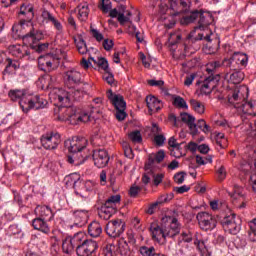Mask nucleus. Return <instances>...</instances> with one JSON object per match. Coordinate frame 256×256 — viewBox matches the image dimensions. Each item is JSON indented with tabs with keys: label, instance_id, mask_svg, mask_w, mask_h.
Masks as SVG:
<instances>
[{
	"label": "nucleus",
	"instance_id": "45",
	"mask_svg": "<svg viewBox=\"0 0 256 256\" xmlns=\"http://www.w3.org/2000/svg\"><path fill=\"white\" fill-rule=\"evenodd\" d=\"M122 148L125 157H127L128 159H133L135 157V155L133 154V149L131 148L128 142H122Z\"/></svg>",
	"mask_w": 256,
	"mask_h": 256
},
{
	"label": "nucleus",
	"instance_id": "42",
	"mask_svg": "<svg viewBox=\"0 0 256 256\" xmlns=\"http://www.w3.org/2000/svg\"><path fill=\"white\" fill-rule=\"evenodd\" d=\"M20 15H27L29 20L33 19V5L31 4H23L20 7Z\"/></svg>",
	"mask_w": 256,
	"mask_h": 256
},
{
	"label": "nucleus",
	"instance_id": "16",
	"mask_svg": "<svg viewBox=\"0 0 256 256\" xmlns=\"http://www.w3.org/2000/svg\"><path fill=\"white\" fill-rule=\"evenodd\" d=\"M92 157L94 165L98 167V169H103V167H106L107 163H109V154L105 149L94 150Z\"/></svg>",
	"mask_w": 256,
	"mask_h": 256
},
{
	"label": "nucleus",
	"instance_id": "22",
	"mask_svg": "<svg viewBox=\"0 0 256 256\" xmlns=\"http://www.w3.org/2000/svg\"><path fill=\"white\" fill-rule=\"evenodd\" d=\"M41 17L42 23H52L57 31H63V25L61 24V22H59V20H57L53 13L49 12V10H43L41 13Z\"/></svg>",
	"mask_w": 256,
	"mask_h": 256
},
{
	"label": "nucleus",
	"instance_id": "44",
	"mask_svg": "<svg viewBox=\"0 0 256 256\" xmlns=\"http://www.w3.org/2000/svg\"><path fill=\"white\" fill-rule=\"evenodd\" d=\"M173 105L175 107H178L179 109H189V106L187 105V102L181 96L174 97Z\"/></svg>",
	"mask_w": 256,
	"mask_h": 256
},
{
	"label": "nucleus",
	"instance_id": "38",
	"mask_svg": "<svg viewBox=\"0 0 256 256\" xmlns=\"http://www.w3.org/2000/svg\"><path fill=\"white\" fill-rule=\"evenodd\" d=\"M37 86L43 91H47L51 87V76H43L38 79Z\"/></svg>",
	"mask_w": 256,
	"mask_h": 256
},
{
	"label": "nucleus",
	"instance_id": "63",
	"mask_svg": "<svg viewBox=\"0 0 256 256\" xmlns=\"http://www.w3.org/2000/svg\"><path fill=\"white\" fill-rule=\"evenodd\" d=\"M113 45H114V43H113V40H111V39H105L103 41V47H104L105 51H111V49H113Z\"/></svg>",
	"mask_w": 256,
	"mask_h": 256
},
{
	"label": "nucleus",
	"instance_id": "55",
	"mask_svg": "<svg viewBox=\"0 0 256 256\" xmlns=\"http://www.w3.org/2000/svg\"><path fill=\"white\" fill-rule=\"evenodd\" d=\"M30 47L34 49L37 53H43V51H47V49H49V43H42L36 46L32 44Z\"/></svg>",
	"mask_w": 256,
	"mask_h": 256
},
{
	"label": "nucleus",
	"instance_id": "21",
	"mask_svg": "<svg viewBox=\"0 0 256 256\" xmlns=\"http://www.w3.org/2000/svg\"><path fill=\"white\" fill-rule=\"evenodd\" d=\"M74 217V223L78 227H83L89 221V211L86 209L72 211Z\"/></svg>",
	"mask_w": 256,
	"mask_h": 256
},
{
	"label": "nucleus",
	"instance_id": "40",
	"mask_svg": "<svg viewBox=\"0 0 256 256\" xmlns=\"http://www.w3.org/2000/svg\"><path fill=\"white\" fill-rule=\"evenodd\" d=\"M8 50L11 55L17 57L18 59H21V57H23V46L19 44L9 46Z\"/></svg>",
	"mask_w": 256,
	"mask_h": 256
},
{
	"label": "nucleus",
	"instance_id": "46",
	"mask_svg": "<svg viewBox=\"0 0 256 256\" xmlns=\"http://www.w3.org/2000/svg\"><path fill=\"white\" fill-rule=\"evenodd\" d=\"M111 0H101L98 8L100 9V11L104 12V13H109L111 11Z\"/></svg>",
	"mask_w": 256,
	"mask_h": 256
},
{
	"label": "nucleus",
	"instance_id": "19",
	"mask_svg": "<svg viewBox=\"0 0 256 256\" xmlns=\"http://www.w3.org/2000/svg\"><path fill=\"white\" fill-rule=\"evenodd\" d=\"M249 56L245 53L235 52L230 59H224L223 64L226 65H247Z\"/></svg>",
	"mask_w": 256,
	"mask_h": 256
},
{
	"label": "nucleus",
	"instance_id": "25",
	"mask_svg": "<svg viewBox=\"0 0 256 256\" xmlns=\"http://www.w3.org/2000/svg\"><path fill=\"white\" fill-rule=\"evenodd\" d=\"M116 209L113 208V206H108L107 204H103L99 209H98V215L100 219H103L104 221H109L113 215L116 213Z\"/></svg>",
	"mask_w": 256,
	"mask_h": 256
},
{
	"label": "nucleus",
	"instance_id": "37",
	"mask_svg": "<svg viewBox=\"0 0 256 256\" xmlns=\"http://www.w3.org/2000/svg\"><path fill=\"white\" fill-rule=\"evenodd\" d=\"M88 17H89V5L87 4L78 5V19L80 21H87Z\"/></svg>",
	"mask_w": 256,
	"mask_h": 256
},
{
	"label": "nucleus",
	"instance_id": "51",
	"mask_svg": "<svg viewBox=\"0 0 256 256\" xmlns=\"http://www.w3.org/2000/svg\"><path fill=\"white\" fill-rule=\"evenodd\" d=\"M118 22L120 25H125V23L131 22V12L127 11L126 15L123 13H120L118 15Z\"/></svg>",
	"mask_w": 256,
	"mask_h": 256
},
{
	"label": "nucleus",
	"instance_id": "29",
	"mask_svg": "<svg viewBox=\"0 0 256 256\" xmlns=\"http://www.w3.org/2000/svg\"><path fill=\"white\" fill-rule=\"evenodd\" d=\"M32 227L36 229L37 231H41L42 233H49L51 229L49 228V225H47V222H45V219L43 218H36L32 221Z\"/></svg>",
	"mask_w": 256,
	"mask_h": 256
},
{
	"label": "nucleus",
	"instance_id": "43",
	"mask_svg": "<svg viewBox=\"0 0 256 256\" xmlns=\"http://www.w3.org/2000/svg\"><path fill=\"white\" fill-rule=\"evenodd\" d=\"M203 39H205V41L211 42V36L206 35L205 37L203 36V34H198L197 37H193L192 34L188 35V45H191L193 43H195L196 41H203Z\"/></svg>",
	"mask_w": 256,
	"mask_h": 256
},
{
	"label": "nucleus",
	"instance_id": "54",
	"mask_svg": "<svg viewBox=\"0 0 256 256\" xmlns=\"http://www.w3.org/2000/svg\"><path fill=\"white\" fill-rule=\"evenodd\" d=\"M216 173L218 175V180L220 181H225L227 178V169L223 165L216 170Z\"/></svg>",
	"mask_w": 256,
	"mask_h": 256
},
{
	"label": "nucleus",
	"instance_id": "14",
	"mask_svg": "<svg viewBox=\"0 0 256 256\" xmlns=\"http://www.w3.org/2000/svg\"><path fill=\"white\" fill-rule=\"evenodd\" d=\"M85 236L83 233H78L74 235L73 238L67 237L62 242V251L63 253H66V255H71L73 251H75V247L77 248L79 243H81V239H83Z\"/></svg>",
	"mask_w": 256,
	"mask_h": 256
},
{
	"label": "nucleus",
	"instance_id": "7",
	"mask_svg": "<svg viewBox=\"0 0 256 256\" xmlns=\"http://www.w3.org/2000/svg\"><path fill=\"white\" fill-rule=\"evenodd\" d=\"M217 66H213V68H207L206 71L208 73V77L203 81L201 86V93L204 95H209L217 87L221 77L219 74H215V69Z\"/></svg>",
	"mask_w": 256,
	"mask_h": 256
},
{
	"label": "nucleus",
	"instance_id": "26",
	"mask_svg": "<svg viewBox=\"0 0 256 256\" xmlns=\"http://www.w3.org/2000/svg\"><path fill=\"white\" fill-rule=\"evenodd\" d=\"M34 212L38 217H41L46 221H51V218L53 217V211L49 206H37Z\"/></svg>",
	"mask_w": 256,
	"mask_h": 256
},
{
	"label": "nucleus",
	"instance_id": "28",
	"mask_svg": "<svg viewBox=\"0 0 256 256\" xmlns=\"http://www.w3.org/2000/svg\"><path fill=\"white\" fill-rule=\"evenodd\" d=\"M66 78L69 85H79V83H81V72L69 70L66 72Z\"/></svg>",
	"mask_w": 256,
	"mask_h": 256
},
{
	"label": "nucleus",
	"instance_id": "32",
	"mask_svg": "<svg viewBox=\"0 0 256 256\" xmlns=\"http://www.w3.org/2000/svg\"><path fill=\"white\" fill-rule=\"evenodd\" d=\"M88 233L90 237H99L103 233V227L98 221H93L88 226Z\"/></svg>",
	"mask_w": 256,
	"mask_h": 256
},
{
	"label": "nucleus",
	"instance_id": "20",
	"mask_svg": "<svg viewBox=\"0 0 256 256\" xmlns=\"http://www.w3.org/2000/svg\"><path fill=\"white\" fill-rule=\"evenodd\" d=\"M179 41H181V33L179 32L170 33V37L168 38V43L174 59H181V57H183L181 54H179V51L175 50L177 47V43Z\"/></svg>",
	"mask_w": 256,
	"mask_h": 256
},
{
	"label": "nucleus",
	"instance_id": "10",
	"mask_svg": "<svg viewBox=\"0 0 256 256\" xmlns=\"http://www.w3.org/2000/svg\"><path fill=\"white\" fill-rule=\"evenodd\" d=\"M97 242L94 240H87L83 238L76 247V254L78 256H93L97 251Z\"/></svg>",
	"mask_w": 256,
	"mask_h": 256
},
{
	"label": "nucleus",
	"instance_id": "35",
	"mask_svg": "<svg viewBox=\"0 0 256 256\" xmlns=\"http://www.w3.org/2000/svg\"><path fill=\"white\" fill-rule=\"evenodd\" d=\"M9 97L12 101H19V105H21V101H23L24 97H29V95L23 90H11L9 92Z\"/></svg>",
	"mask_w": 256,
	"mask_h": 256
},
{
	"label": "nucleus",
	"instance_id": "13",
	"mask_svg": "<svg viewBox=\"0 0 256 256\" xmlns=\"http://www.w3.org/2000/svg\"><path fill=\"white\" fill-rule=\"evenodd\" d=\"M105 231L109 237H120L125 231V223L121 219L110 221L107 223Z\"/></svg>",
	"mask_w": 256,
	"mask_h": 256
},
{
	"label": "nucleus",
	"instance_id": "60",
	"mask_svg": "<svg viewBox=\"0 0 256 256\" xmlns=\"http://www.w3.org/2000/svg\"><path fill=\"white\" fill-rule=\"evenodd\" d=\"M195 77H197V74L192 73L189 76H186V79L184 81V85L186 87H191V85H193V81H195Z\"/></svg>",
	"mask_w": 256,
	"mask_h": 256
},
{
	"label": "nucleus",
	"instance_id": "9",
	"mask_svg": "<svg viewBox=\"0 0 256 256\" xmlns=\"http://www.w3.org/2000/svg\"><path fill=\"white\" fill-rule=\"evenodd\" d=\"M200 229L203 231H213L217 227V219L215 216L207 212H199L196 216Z\"/></svg>",
	"mask_w": 256,
	"mask_h": 256
},
{
	"label": "nucleus",
	"instance_id": "56",
	"mask_svg": "<svg viewBox=\"0 0 256 256\" xmlns=\"http://www.w3.org/2000/svg\"><path fill=\"white\" fill-rule=\"evenodd\" d=\"M187 174L185 172H178L174 175V181L177 185H181L185 181V176Z\"/></svg>",
	"mask_w": 256,
	"mask_h": 256
},
{
	"label": "nucleus",
	"instance_id": "41",
	"mask_svg": "<svg viewBox=\"0 0 256 256\" xmlns=\"http://www.w3.org/2000/svg\"><path fill=\"white\" fill-rule=\"evenodd\" d=\"M75 44L78 52L81 55H85L86 53H88L89 49H87V43H85V40H83L82 37H78V39H75Z\"/></svg>",
	"mask_w": 256,
	"mask_h": 256
},
{
	"label": "nucleus",
	"instance_id": "1",
	"mask_svg": "<svg viewBox=\"0 0 256 256\" xmlns=\"http://www.w3.org/2000/svg\"><path fill=\"white\" fill-rule=\"evenodd\" d=\"M87 95L85 88L79 86L68 87V90L54 88L49 97L58 107V119L71 125L79 123H89L91 115L97 111V106L91 104L88 109H82L75 106H69L71 101H81Z\"/></svg>",
	"mask_w": 256,
	"mask_h": 256
},
{
	"label": "nucleus",
	"instance_id": "3",
	"mask_svg": "<svg viewBox=\"0 0 256 256\" xmlns=\"http://www.w3.org/2000/svg\"><path fill=\"white\" fill-rule=\"evenodd\" d=\"M12 31L16 33L18 37H22L24 43L30 46L33 45L35 41H42L45 37L43 31L33 28V24L27 20H20L18 24H14Z\"/></svg>",
	"mask_w": 256,
	"mask_h": 256
},
{
	"label": "nucleus",
	"instance_id": "23",
	"mask_svg": "<svg viewBox=\"0 0 256 256\" xmlns=\"http://www.w3.org/2000/svg\"><path fill=\"white\" fill-rule=\"evenodd\" d=\"M165 159V151L159 150L156 154H149L148 162L145 165L146 171H152L155 163H161Z\"/></svg>",
	"mask_w": 256,
	"mask_h": 256
},
{
	"label": "nucleus",
	"instance_id": "2",
	"mask_svg": "<svg viewBox=\"0 0 256 256\" xmlns=\"http://www.w3.org/2000/svg\"><path fill=\"white\" fill-rule=\"evenodd\" d=\"M162 222L167 223V225L162 228L157 223L150 225V233L156 241L176 237L181 232V224H179L177 218L165 216L162 218Z\"/></svg>",
	"mask_w": 256,
	"mask_h": 256
},
{
	"label": "nucleus",
	"instance_id": "50",
	"mask_svg": "<svg viewBox=\"0 0 256 256\" xmlns=\"http://www.w3.org/2000/svg\"><path fill=\"white\" fill-rule=\"evenodd\" d=\"M198 249L200 251L201 256H211V250L205 246L204 241H199L198 242Z\"/></svg>",
	"mask_w": 256,
	"mask_h": 256
},
{
	"label": "nucleus",
	"instance_id": "4",
	"mask_svg": "<svg viewBox=\"0 0 256 256\" xmlns=\"http://www.w3.org/2000/svg\"><path fill=\"white\" fill-rule=\"evenodd\" d=\"M180 120L183 123H186L188 125L190 131L193 133V135H197V129H201L203 133H209L211 131V128L209 125H207V122H205L204 119L198 120L197 124L195 123V116L184 112L180 114Z\"/></svg>",
	"mask_w": 256,
	"mask_h": 256
},
{
	"label": "nucleus",
	"instance_id": "27",
	"mask_svg": "<svg viewBox=\"0 0 256 256\" xmlns=\"http://www.w3.org/2000/svg\"><path fill=\"white\" fill-rule=\"evenodd\" d=\"M240 111H242L244 115L256 117V100H251L249 102H245L244 104H242Z\"/></svg>",
	"mask_w": 256,
	"mask_h": 256
},
{
	"label": "nucleus",
	"instance_id": "33",
	"mask_svg": "<svg viewBox=\"0 0 256 256\" xmlns=\"http://www.w3.org/2000/svg\"><path fill=\"white\" fill-rule=\"evenodd\" d=\"M91 61H93V63H95V65H109L107 58L100 57L97 60H95V58H93L91 56L88 57V59L82 58L81 65H91Z\"/></svg>",
	"mask_w": 256,
	"mask_h": 256
},
{
	"label": "nucleus",
	"instance_id": "31",
	"mask_svg": "<svg viewBox=\"0 0 256 256\" xmlns=\"http://www.w3.org/2000/svg\"><path fill=\"white\" fill-rule=\"evenodd\" d=\"M168 145H169V147H171L170 155L172 157H176V158L181 157V154L179 152V149H181V144L177 143V139H175V137H171L168 140Z\"/></svg>",
	"mask_w": 256,
	"mask_h": 256
},
{
	"label": "nucleus",
	"instance_id": "8",
	"mask_svg": "<svg viewBox=\"0 0 256 256\" xmlns=\"http://www.w3.org/2000/svg\"><path fill=\"white\" fill-rule=\"evenodd\" d=\"M221 225L226 233L237 235L241 231V219L235 214L224 217L221 220Z\"/></svg>",
	"mask_w": 256,
	"mask_h": 256
},
{
	"label": "nucleus",
	"instance_id": "5",
	"mask_svg": "<svg viewBox=\"0 0 256 256\" xmlns=\"http://www.w3.org/2000/svg\"><path fill=\"white\" fill-rule=\"evenodd\" d=\"M47 100L41 96L29 95L20 101V107L24 113H29L31 109H45Z\"/></svg>",
	"mask_w": 256,
	"mask_h": 256
},
{
	"label": "nucleus",
	"instance_id": "30",
	"mask_svg": "<svg viewBox=\"0 0 256 256\" xmlns=\"http://www.w3.org/2000/svg\"><path fill=\"white\" fill-rule=\"evenodd\" d=\"M94 69H98V71H105L103 79L108 83V85H113V83H115V77L113 76V73L109 71V65H99L94 67Z\"/></svg>",
	"mask_w": 256,
	"mask_h": 256
},
{
	"label": "nucleus",
	"instance_id": "49",
	"mask_svg": "<svg viewBox=\"0 0 256 256\" xmlns=\"http://www.w3.org/2000/svg\"><path fill=\"white\" fill-rule=\"evenodd\" d=\"M120 201H121V196L114 195L108 198L104 204L108 205L109 207H113V209H115V205H117V203H119Z\"/></svg>",
	"mask_w": 256,
	"mask_h": 256
},
{
	"label": "nucleus",
	"instance_id": "57",
	"mask_svg": "<svg viewBox=\"0 0 256 256\" xmlns=\"http://www.w3.org/2000/svg\"><path fill=\"white\" fill-rule=\"evenodd\" d=\"M165 136L162 134H156L154 136V142L156 143V145H158V147H162V145L165 144Z\"/></svg>",
	"mask_w": 256,
	"mask_h": 256
},
{
	"label": "nucleus",
	"instance_id": "39",
	"mask_svg": "<svg viewBox=\"0 0 256 256\" xmlns=\"http://www.w3.org/2000/svg\"><path fill=\"white\" fill-rule=\"evenodd\" d=\"M8 237H23V233L21 232V228L17 224L10 225L7 229Z\"/></svg>",
	"mask_w": 256,
	"mask_h": 256
},
{
	"label": "nucleus",
	"instance_id": "15",
	"mask_svg": "<svg viewBox=\"0 0 256 256\" xmlns=\"http://www.w3.org/2000/svg\"><path fill=\"white\" fill-rule=\"evenodd\" d=\"M40 141L44 149H55L61 143V135L59 133L45 134L41 137Z\"/></svg>",
	"mask_w": 256,
	"mask_h": 256
},
{
	"label": "nucleus",
	"instance_id": "17",
	"mask_svg": "<svg viewBox=\"0 0 256 256\" xmlns=\"http://www.w3.org/2000/svg\"><path fill=\"white\" fill-rule=\"evenodd\" d=\"M107 97L116 110L127 109V103L122 95L113 93V90H108Z\"/></svg>",
	"mask_w": 256,
	"mask_h": 256
},
{
	"label": "nucleus",
	"instance_id": "36",
	"mask_svg": "<svg viewBox=\"0 0 256 256\" xmlns=\"http://www.w3.org/2000/svg\"><path fill=\"white\" fill-rule=\"evenodd\" d=\"M229 79H230L231 83H234V85H237L245 79V73H243V71H241V70H234L230 74Z\"/></svg>",
	"mask_w": 256,
	"mask_h": 256
},
{
	"label": "nucleus",
	"instance_id": "48",
	"mask_svg": "<svg viewBox=\"0 0 256 256\" xmlns=\"http://www.w3.org/2000/svg\"><path fill=\"white\" fill-rule=\"evenodd\" d=\"M181 10L180 13H188L189 9H191V0H177Z\"/></svg>",
	"mask_w": 256,
	"mask_h": 256
},
{
	"label": "nucleus",
	"instance_id": "62",
	"mask_svg": "<svg viewBox=\"0 0 256 256\" xmlns=\"http://www.w3.org/2000/svg\"><path fill=\"white\" fill-rule=\"evenodd\" d=\"M38 69L40 71H44V73H51V71L57 69V66H52V65H40L38 66Z\"/></svg>",
	"mask_w": 256,
	"mask_h": 256
},
{
	"label": "nucleus",
	"instance_id": "52",
	"mask_svg": "<svg viewBox=\"0 0 256 256\" xmlns=\"http://www.w3.org/2000/svg\"><path fill=\"white\" fill-rule=\"evenodd\" d=\"M140 253L142 254V256H154L155 255V247L142 246L140 248Z\"/></svg>",
	"mask_w": 256,
	"mask_h": 256
},
{
	"label": "nucleus",
	"instance_id": "61",
	"mask_svg": "<svg viewBox=\"0 0 256 256\" xmlns=\"http://www.w3.org/2000/svg\"><path fill=\"white\" fill-rule=\"evenodd\" d=\"M126 117L127 113L125 112V109H116V119H118V121H124Z\"/></svg>",
	"mask_w": 256,
	"mask_h": 256
},
{
	"label": "nucleus",
	"instance_id": "34",
	"mask_svg": "<svg viewBox=\"0 0 256 256\" xmlns=\"http://www.w3.org/2000/svg\"><path fill=\"white\" fill-rule=\"evenodd\" d=\"M190 106L195 113H198V115H203V113H205V103L199 100L191 99Z\"/></svg>",
	"mask_w": 256,
	"mask_h": 256
},
{
	"label": "nucleus",
	"instance_id": "18",
	"mask_svg": "<svg viewBox=\"0 0 256 256\" xmlns=\"http://www.w3.org/2000/svg\"><path fill=\"white\" fill-rule=\"evenodd\" d=\"M233 193H229L230 197H232L233 201H236L237 203H241L238 207L243 208L245 207V189L243 187L239 186V184H234L233 186Z\"/></svg>",
	"mask_w": 256,
	"mask_h": 256
},
{
	"label": "nucleus",
	"instance_id": "64",
	"mask_svg": "<svg viewBox=\"0 0 256 256\" xmlns=\"http://www.w3.org/2000/svg\"><path fill=\"white\" fill-rule=\"evenodd\" d=\"M139 191H141V187L132 186L129 191L130 197H137V195H139Z\"/></svg>",
	"mask_w": 256,
	"mask_h": 256
},
{
	"label": "nucleus",
	"instance_id": "11",
	"mask_svg": "<svg viewBox=\"0 0 256 256\" xmlns=\"http://www.w3.org/2000/svg\"><path fill=\"white\" fill-rule=\"evenodd\" d=\"M208 17L209 16H205L203 11L195 10V11L191 12L189 15L184 16L181 19V24L189 25V23H193V21H195V19L199 18L198 25H199V28L201 29V27L209 26V20H207Z\"/></svg>",
	"mask_w": 256,
	"mask_h": 256
},
{
	"label": "nucleus",
	"instance_id": "58",
	"mask_svg": "<svg viewBox=\"0 0 256 256\" xmlns=\"http://www.w3.org/2000/svg\"><path fill=\"white\" fill-rule=\"evenodd\" d=\"M91 33H92V37H94V39H96V41H98V42L103 41V39H104L103 34L101 32H99V30H97L95 28H91Z\"/></svg>",
	"mask_w": 256,
	"mask_h": 256
},
{
	"label": "nucleus",
	"instance_id": "6",
	"mask_svg": "<svg viewBox=\"0 0 256 256\" xmlns=\"http://www.w3.org/2000/svg\"><path fill=\"white\" fill-rule=\"evenodd\" d=\"M247 97H249V88L247 86H237L228 94V101L241 111V105L245 103Z\"/></svg>",
	"mask_w": 256,
	"mask_h": 256
},
{
	"label": "nucleus",
	"instance_id": "12",
	"mask_svg": "<svg viewBox=\"0 0 256 256\" xmlns=\"http://www.w3.org/2000/svg\"><path fill=\"white\" fill-rule=\"evenodd\" d=\"M64 147L69 153H81L85 147H87V140L84 137H73L70 140L64 142Z\"/></svg>",
	"mask_w": 256,
	"mask_h": 256
},
{
	"label": "nucleus",
	"instance_id": "59",
	"mask_svg": "<svg viewBox=\"0 0 256 256\" xmlns=\"http://www.w3.org/2000/svg\"><path fill=\"white\" fill-rule=\"evenodd\" d=\"M0 63L2 65H13V59L7 57L6 54H0Z\"/></svg>",
	"mask_w": 256,
	"mask_h": 256
},
{
	"label": "nucleus",
	"instance_id": "47",
	"mask_svg": "<svg viewBox=\"0 0 256 256\" xmlns=\"http://www.w3.org/2000/svg\"><path fill=\"white\" fill-rule=\"evenodd\" d=\"M129 139L132 143H141L143 141V136H141V132L136 130L128 134Z\"/></svg>",
	"mask_w": 256,
	"mask_h": 256
},
{
	"label": "nucleus",
	"instance_id": "24",
	"mask_svg": "<svg viewBox=\"0 0 256 256\" xmlns=\"http://www.w3.org/2000/svg\"><path fill=\"white\" fill-rule=\"evenodd\" d=\"M146 104L150 113H157L163 108V102H161V100H158L155 96H147Z\"/></svg>",
	"mask_w": 256,
	"mask_h": 256
},
{
	"label": "nucleus",
	"instance_id": "53",
	"mask_svg": "<svg viewBox=\"0 0 256 256\" xmlns=\"http://www.w3.org/2000/svg\"><path fill=\"white\" fill-rule=\"evenodd\" d=\"M173 197H175V195L173 194V192L169 193V194H163L158 198V204L161 205L163 203H169V201H171L173 199Z\"/></svg>",
	"mask_w": 256,
	"mask_h": 256
}]
</instances>
